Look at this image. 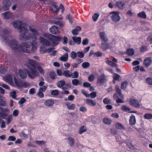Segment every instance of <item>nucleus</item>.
Segmentation results:
<instances>
[{"mask_svg": "<svg viewBox=\"0 0 152 152\" xmlns=\"http://www.w3.org/2000/svg\"><path fill=\"white\" fill-rule=\"evenodd\" d=\"M14 28L20 30V34L19 37L20 39L22 40H30L31 38L32 34L28 33L26 35L28 32V29L26 24L20 20L15 21L12 23Z\"/></svg>", "mask_w": 152, "mask_h": 152, "instance_id": "nucleus-1", "label": "nucleus"}, {"mask_svg": "<svg viewBox=\"0 0 152 152\" xmlns=\"http://www.w3.org/2000/svg\"><path fill=\"white\" fill-rule=\"evenodd\" d=\"M11 48L14 50L18 52H24L27 53H31L30 50L27 49H24L20 45L18 41L15 39H12L11 40L10 43Z\"/></svg>", "mask_w": 152, "mask_h": 152, "instance_id": "nucleus-2", "label": "nucleus"}, {"mask_svg": "<svg viewBox=\"0 0 152 152\" xmlns=\"http://www.w3.org/2000/svg\"><path fill=\"white\" fill-rule=\"evenodd\" d=\"M28 70H27V74L28 77L31 79H34L36 77L40 76L39 73L35 68L28 65Z\"/></svg>", "mask_w": 152, "mask_h": 152, "instance_id": "nucleus-3", "label": "nucleus"}, {"mask_svg": "<svg viewBox=\"0 0 152 152\" xmlns=\"http://www.w3.org/2000/svg\"><path fill=\"white\" fill-rule=\"evenodd\" d=\"M11 32V31L8 28H5L3 30V36H2L1 40L4 42L6 44H9V39L7 35Z\"/></svg>", "mask_w": 152, "mask_h": 152, "instance_id": "nucleus-4", "label": "nucleus"}, {"mask_svg": "<svg viewBox=\"0 0 152 152\" xmlns=\"http://www.w3.org/2000/svg\"><path fill=\"white\" fill-rule=\"evenodd\" d=\"M119 14L120 12L117 11L113 12L110 13V14L111 15V18L113 22H118L120 20L121 18L119 15Z\"/></svg>", "mask_w": 152, "mask_h": 152, "instance_id": "nucleus-5", "label": "nucleus"}, {"mask_svg": "<svg viewBox=\"0 0 152 152\" xmlns=\"http://www.w3.org/2000/svg\"><path fill=\"white\" fill-rule=\"evenodd\" d=\"M106 81L105 75L104 74H102L99 75L97 78V83L100 85H103Z\"/></svg>", "mask_w": 152, "mask_h": 152, "instance_id": "nucleus-6", "label": "nucleus"}, {"mask_svg": "<svg viewBox=\"0 0 152 152\" xmlns=\"http://www.w3.org/2000/svg\"><path fill=\"white\" fill-rule=\"evenodd\" d=\"M2 8L4 10H7L9 9L11 5V2L9 0H4L3 1Z\"/></svg>", "mask_w": 152, "mask_h": 152, "instance_id": "nucleus-7", "label": "nucleus"}, {"mask_svg": "<svg viewBox=\"0 0 152 152\" xmlns=\"http://www.w3.org/2000/svg\"><path fill=\"white\" fill-rule=\"evenodd\" d=\"M130 104L133 107L139 108L140 107V105L139 101L136 99H132L129 101Z\"/></svg>", "mask_w": 152, "mask_h": 152, "instance_id": "nucleus-8", "label": "nucleus"}, {"mask_svg": "<svg viewBox=\"0 0 152 152\" xmlns=\"http://www.w3.org/2000/svg\"><path fill=\"white\" fill-rule=\"evenodd\" d=\"M39 39L40 42L44 46H49L51 44V42L47 39L42 37H40Z\"/></svg>", "mask_w": 152, "mask_h": 152, "instance_id": "nucleus-9", "label": "nucleus"}, {"mask_svg": "<svg viewBox=\"0 0 152 152\" xmlns=\"http://www.w3.org/2000/svg\"><path fill=\"white\" fill-rule=\"evenodd\" d=\"M28 69L22 70L20 69L18 71V74L20 77L22 79H25L26 78Z\"/></svg>", "mask_w": 152, "mask_h": 152, "instance_id": "nucleus-10", "label": "nucleus"}, {"mask_svg": "<svg viewBox=\"0 0 152 152\" xmlns=\"http://www.w3.org/2000/svg\"><path fill=\"white\" fill-rule=\"evenodd\" d=\"M32 37H34L33 38V40H32V43H31V45L32 46V48L31 49V52H35L37 49V48L36 47V44L35 42H34V41H36L37 39V37L35 36H33L32 35L31 38Z\"/></svg>", "mask_w": 152, "mask_h": 152, "instance_id": "nucleus-11", "label": "nucleus"}, {"mask_svg": "<svg viewBox=\"0 0 152 152\" xmlns=\"http://www.w3.org/2000/svg\"><path fill=\"white\" fill-rule=\"evenodd\" d=\"M4 80L6 82L9 83L11 85L14 84L12 77L11 75H8L4 78Z\"/></svg>", "mask_w": 152, "mask_h": 152, "instance_id": "nucleus-12", "label": "nucleus"}, {"mask_svg": "<svg viewBox=\"0 0 152 152\" xmlns=\"http://www.w3.org/2000/svg\"><path fill=\"white\" fill-rule=\"evenodd\" d=\"M50 32L52 34H58L59 31L58 28L56 26H53L49 28Z\"/></svg>", "mask_w": 152, "mask_h": 152, "instance_id": "nucleus-13", "label": "nucleus"}, {"mask_svg": "<svg viewBox=\"0 0 152 152\" xmlns=\"http://www.w3.org/2000/svg\"><path fill=\"white\" fill-rule=\"evenodd\" d=\"M152 63V59L150 57L146 58L143 61V64L145 66L148 67Z\"/></svg>", "mask_w": 152, "mask_h": 152, "instance_id": "nucleus-14", "label": "nucleus"}, {"mask_svg": "<svg viewBox=\"0 0 152 152\" xmlns=\"http://www.w3.org/2000/svg\"><path fill=\"white\" fill-rule=\"evenodd\" d=\"M62 38L61 37H57L54 36L53 37V39L51 40H52L53 44L56 45L58 44V41L61 40Z\"/></svg>", "mask_w": 152, "mask_h": 152, "instance_id": "nucleus-15", "label": "nucleus"}, {"mask_svg": "<svg viewBox=\"0 0 152 152\" xmlns=\"http://www.w3.org/2000/svg\"><path fill=\"white\" fill-rule=\"evenodd\" d=\"M100 38L104 42H107L108 41V39L107 37V35L105 32H101L100 33Z\"/></svg>", "mask_w": 152, "mask_h": 152, "instance_id": "nucleus-16", "label": "nucleus"}, {"mask_svg": "<svg viewBox=\"0 0 152 152\" xmlns=\"http://www.w3.org/2000/svg\"><path fill=\"white\" fill-rule=\"evenodd\" d=\"M59 9L58 6L54 4L52 5L50 7L51 11L55 13H57L59 11Z\"/></svg>", "mask_w": 152, "mask_h": 152, "instance_id": "nucleus-17", "label": "nucleus"}, {"mask_svg": "<svg viewBox=\"0 0 152 152\" xmlns=\"http://www.w3.org/2000/svg\"><path fill=\"white\" fill-rule=\"evenodd\" d=\"M36 63V61L35 60L29 59L28 61V64L26 65L27 67L28 68V65H29L35 68V64Z\"/></svg>", "mask_w": 152, "mask_h": 152, "instance_id": "nucleus-18", "label": "nucleus"}, {"mask_svg": "<svg viewBox=\"0 0 152 152\" xmlns=\"http://www.w3.org/2000/svg\"><path fill=\"white\" fill-rule=\"evenodd\" d=\"M29 28L30 31H31L34 35H38L39 34V33L34 27L30 26H29Z\"/></svg>", "mask_w": 152, "mask_h": 152, "instance_id": "nucleus-19", "label": "nucleus"}, {"mask_svg": "<svg viewBox=\"0 0 152 152\" xmlns=\"http://www.w3.org/2000/svg\"><path fill=\"white\" fill-rule=\"evenodd\" d=\"M2 15L4 17V19H9L12 16V14L9 11H7L5 12L2 13Z\"/></svg>", "mask_w": 152, "mask_h": 152, "instance_id": "nucleus-20", "label": "nucleus"}, {"mask_svg": "<svg viewBox=\"0 0 152 152\" xmlns=\"http://www.w3.org/2000/svg\"><path fill=\"white\" fill-rule=\"evenodd\" d=\"M116 6L121 9H124L125 6V4L121 1H117L115 3Z\"/></svg>", "mask_w": 152, "mask_h": 152, "instance_id": "nucleus-21", "label": "nucleus"}, {"mask_svg": "<svg viewBox=\"0 0 152 152\" xmlns=\"http://www.w3.org/2000/svg\"><path fill=\"white\" fill-rule=\"evenodd\" d=\"M37 71L41 75H43L45 72V70L43 67H42L40 65H37Z\"/></svg>", "mask_w": 152, "mask_h": 152, "instance_id": "nucleus-22", "label": "nucleus"}, {"mask_svg": "<svg viewBox=\"0 0 152 152\" xmlns=\"http://www.w3.org/2000/svg\"><path fill=\"white\" fill-rule=\"evenodd\" d=\"M101 48L102 49L105 50L107 49H109L110 47L108 43L104 42L101 44Z\"/></svg>", "mask_w": 152, "mask_h": 152, "instance_id": "nucleus-23", "label": "nucleus"}, {"mask_svg": "<svg viewBox=\"0 0 152 152\" xmlns=\"http://www.w3.org/2000/svg\"><path fill=\"white\" fill-rule=\"evenodd\" d=\"M129 124L131 125H134L136 123V119L135 117L133 115H132L129 120Z\"/></svg>", "mask_w": 152, "mask_h": 152, "instance_id": "nucleus-24", "label": "nucleus"}, {"mask_svg": "<svg viewBox=\"0 0 152 152\" xmlns=\"http://www.w3.org/2000/svg\"><path fill=\"white\" fill-rule=\"evenodd\" d=\"M86 103L90 106H94L96 105V102L92 99H86Z\"/></svg>", "mask_w": 152, "mask_h": 152, "instance_id": "nucleus-25", "label": "nucleus"}, {"mask_svg": "<svg viewBox=\"0 0 152 152\" xmlns=\"http://www.w3.org/2000/svg\"><path fill=\"white\" fill-rule=\"evenodd\" d=\"M54 103V102L53 100L49 99L45 101V104L48 106H52Z\"/></svg>", "mask_w": 152, "mask_h": 152, "instance_id": "nucleus-26", "label": "nucleus"}, {"mask_svg": "<svg viewBox=\"0 0 152 152\" xmlns=\"http://www.w3.org/2000/svg\"><path fill=\"white\" fill-rule=\"evenodd\" d=\"M68 54L66 53L60 57V59L62 61L66 62L68 60Z\"/></svg>", "mask_w": 152, "mask_h": 152, "instance_id": "nucleus-27", "label": "nucleus"}, {"mask_svg": "<svg viewBox=\"0 0 152 152\" xmlns=\"http://www.w3.org/2000/svg\"><path fill=\"white\" fill-rule=\"evenodd\" d=\"M67 139L70 146L71 147L75 143V140L72 137H69L67 138Z\"/></svg>", "mask_w": 152, "mask_h": 152, "instance_id": "nucleus-28", "label": "nucleus"}, {"mask_svg": "<svg viewBox=\"0 0 152 152\" xmlns=\"http://www.w3.org/2000/svg\"><path fill=\"white\" fill-rule=\"evenodd\" d=\"M31 43V42H23L20 45L23 48V47H24L26 48H28L30 47Z\"/></svg>", "mask_w": 152, "mask_h": 152, "instance_id": "nucleus-29", "label": "nucleus"}, {"mask_svg": "<svg viewBox=\"0 0 152 152\" xmlns=\"http://www.w3.org/2000/svg\"><path fill=\"white\" fill-rule=\"evenodd\" d=\"M43 36L51 40L53 39V37L54 35H53L50 34L48 33H44L43 34Z\"/></svg>", "mask_w": 152, "mask_h": 152, "instance_id": "nucleus-30", "label": "nucleus"}, {"mask_svg": "<svg viewBox=\"0 0 152 152\" xmlns=\"http://www.w3.org/2000/svg\"><path fill=\"white\" fill-rule=\"evenodd\" d=\"M74 41L78 44H79L81 42V39L80 37H72Z\"/></svg>", "mask_w": 152, "mask_h": 152, "instance_id": "nucleus-31", "label": "nucleus"}, {"mask_svg": "<svg viewBox=\"0 0 152 152\" xmlns=\"http://www.w3.org/2000/svg\"><path fill=\"white\" fill-rule=\"evenodd\" d=\"M71 73H70L69 71L68 70H66L64 71L63 73V75L65 77H70L72 76V75H71Z\"/></svg>", "mask_w": 152, "mask_h": 152, "instance_id": "nucleus-32", "label": "nucleus"}, {"mask_svg": "<svg viewBox=\"0 0 152 152\" xmlns=\"http://www.w3.org/2000/svg\"><path fill=\"white\" fill-rule=\"evenodd\" d=\"M103 122L106 124L109 125L111 124L112 121L108 118H104L103 119Z\"/></svg>", "mask_w": 152, "mask_h": 152, "instance_id": "nucleus-33", "label": "nucleus"}, {"mask_svg": "<svg viewBox=\"0 0 152 152\" xmlns=\"http://www.w3.org/2000/svg\"><path fill=\"white\" fill-rule=\"evenodd\" d=\"M65 84V82L63 80H60L58 82L57 85L59 88H61Z\"/></svg>", "mask_w": 152, "mask_h": 152, "instance_id": "nucleus-34", "label": "nucleus"}, {"mask_svg": "<svg viewBox=\"0 0 152 152\" xmlns=\"http://www.w3.org/2000/svg\"><path fill=\"white\" fill-rule=\"evenodd\" d=\"M137 16L138 17L143 19H145L146 18V15L145 14V13L144 11H142L138 13Z\"/></svg>", "mask_w": 152, "mask_h": 152, "instance_id": "nucleus-35", "label": "nucleus"}, {"mask_svg": "<svg viewBox=\"0 0 152 152\" xmlns=\"http://www.w3.org/2000/svg\"><path fill=\"white\" fill-rule=\"evenodd\" d=\"M53 23L58 25L61 28H62L64 25V23L62 21H54L53 22Z\"/></svg>", "mask_w": 152, "mask_h": 152, "instance_id": "nucleus-36", "label": "nucleus"}, {"mask_svg": "<svg viewBox=\"0 0 152 152\" xmlns=\"http://www.w3.org/2000/svg\"><path fill=\"white\" fill-rule=\"evenodd\" d=\"M115 127L118 129H125L124 126L121 124L119 123H117L115 124Z\"/></svg>", "mask_w": 152, "mask_h": 152, "instance_id": "nucleus-37", "label": "nucleus"}, {"mask_svg": "<svg viewBox=\"0 0 152 152\" xmlns=\"http://www.w3.org/2000/svg\"><path fill=\"white\" fill-rule=\"evenodd\" d=\"M113 77L114 80L118 81H120L121 79L120 76L116 73L113 74Z\"/></svg>", "mask_w": 152, "mask_h": 152, "instance_id": "nucleus-38", "label": "nucleus"}, {"mask_svg": "<svg viewBox=\"0 0 152 152\" xmlns=\"http://www.w3.org/2000/svg\"><path fill=\"white\" fill-rule=\"evenodd\" d=\"M134 51L132 49H128L126 51V54L129 56H132L134 54Z\"/></svg>", "mask_w": 152, "mask_h": 152, "instance_id": "nucleus-39", "label": "nucleus"}, {"mask_svg": "<svg viewBox=\"0 0 152 152\" xmlns=\"http://www.w3.org/2000/svg\"><path fill=\"white\" fill-rule=\"evenodd\" d=\"M29 85V84L28 83L26 82L25 81H23L21 83L20 86V88L23 87L24 88H27Z\"/></svg>", "mask_w": 152, "mask_h": 152, "instance_id": "nucleus-40", "label": "nucleus"}, {"mask_svg": "<svg viewBox=\"0 0 152 152\" xmlns=\"http://www.w3.org/2000/svg\"><path fill=\"white\" fill-rule=\"evenodd\" d=\"M90 66L89 63L88 62H85L82 64V66L84 69H86L88 68Z\"/></svg>", "mask_w": 152, "mask_h": 152, "instance_id": "nucleus-41", "label": "nucleus"}, {"mask_svg": "<svg viewBox=\"0 0 152 152\" xmlns=\"http://www.w3.org/2000/svg\"><path fill=\"white\" fill-rule=\"evenodd\" d=\"M106 63L110 65L112 67H116L117 66V65L116 64H115V63H114L112 61L109 60L106 61Z\"/></svg>", "mask_w": 152, "mask_h": 152, "instance_id": "nucleus-42", "label": "nucleus"}, {"mask_svg": "<svg viewBox=\"0 0 152 152\" xmlns=\"http://www.w3.org/2000/svg\"><path fill=\"white\" fill-rule=\"evenodd\" d=\"M66 105L69 110H74L75 108V105L74 104H66Z\"/></svg>", "mask_w": 152, "mask_h": 152, "instance_id": "nucleus-43", "label": "nucleus"}, {"mask_svg": "<svg viewBox=\"0 0 152 152\" xmlns=\"http://www.w3.org/2000/svg\"><path fill=\"white\" fill-rule=\"evenodd\" d=\"M71 75H72V78H77L78 76V73L77 71H74L73 73H71Z\"/></svg>", "mask_w": 152, "mask_h": 152, "instance_id": "nucleus-44", "label": "nucleus"}, {"mask_svg": "<svg viewBox=\"0 0 152 152\" xmlns=\"http://www.w3.org/2000/svg\"><path fill=\"white\" fill-rule=\"evenodd\" d=\"M145 118L150 119L152 118V114L149 113L145 114L144 116Z\"/></svg>", "mask_w": 152, "mask_h": 152, "instance_id": "nucleus-45", "label": "nucleus"}, {"mask_svg": "<svg viewBox=\"0 0 152 152\" xmlns=\"http://www.w3.org/2000/svg\"><path fill=\"white\" fill-rule=\"evenodd\" d=\"M49 75L51 78L53 80L55 79L56 77V73L53 72H50Z\"/></svg>", "mask_w": 152, "mask_h": 152, "instance_id": "nucleus-46", "label": "nucleus"}, {"mask_svg": "<svg viewBox=\"0 0 152 152\" xmlns=\"http://www.w3.org/2000/svg\"><path fill=\"white\" fill-rule=\"evenodd\" d=\"M86 130L87 129L85 126H82L80 129L79 133L80 134H81L83 132H86Z\"/></svg>", "mask_w": 152, "mask_h": 152, "instance_id": "nucleus-47", "label": "nucleus"}, {"mask_svg": "<svg viewBox=\"0 0 152 152\" xmlns=\"http://www.w3.org/2000/svg\"><path fill=\"white\" fill-rule=\"evenodd\" d=\"M66 19L68 20L69 22L71 23H72L73 21V19L72 16L70 15H68L66 17Z\"/></svg>", "mask_w": 152, "mask_h": 152, "instance_id": "nucleus-48", "label": "nucleus"}, {"mask_svg": "<svg viewBox=\"0 0 152 152\" xmlns=\"http://www.w3.org/2000/svg\"><path fill=\"white\" fill-rule=\"evenodd\" d=\"M99 16L98 13H95L92 17V18L94 21L95 22L97 21V19Z\"/></svg>", "mask_w": 152, "mask_h": 152, "instance_id": "nucleus-49", "label": "nucleus"}, {"mask_svg": "<svg viewBox=\"0 0 152 152\" xmlns=\"http://www.w3.org/2000/svg\"><path fill=\"white\" fill-rule=\"evenodd\" d=\"M121 109L124 111H130L131 109H130L126 105H123L121 107Z\"/></svg>", "mask_w": 152, "mask_h": 152, "instance_id": "nucleus-50", "label": "nucleus"}, {"mask_svg": "<svg viewBox=\"0 0 152 152\" xmlns=\"http://www.w3.org/2000/svg\"><path fill=\"white\" fill-rule=\"evenodd\" d=\"M6 105V101L4 99L0 98V106H5Z\"/></svg>", "mask_w": 152, "mask_h": 152, "instance_id": "nucleus-51", "label": "nucleus"}, {"mask_svg": "<svg viewBox=\"0 0 152 152\" xmlns=\"http://www.w3.org/2000/svg\"><path fill=\"white\" fill-rule=\"evenodd\" d=\"M127 84V82L126 81H124L121 84V88L123 89L126 88Z\"/></svg>", "mask_w": 152, "mask_h": 152, "instance_id": "nucleus-52", "label": "nucleus"}, {"mask_svg": "<svg viewBox=\"0 0 152 152\" xmlns=\"http://www.w3.org/2000/svg\"><path fill=\"white\" fill-rule=\"evenodd\" d=\"M72 83L74 86H77L79 83V82L78 80L74 79L72 80Z\"/></svg>", "mask_w": 152, "mask_h": 152, "instance_id": "nucleus-53", "label": "nucleus"}, {"mask_svg": "<svg viewBox=\"0 0 152 152\" xmlns=\"http://www.w3.org/2000/svg\"><path fill=\"white\" fill-rule=\"evenodd\" d=\"M70 56L72 59H74L77 56V53L74 51H72L70 54Z\"/></svg>", "mask_w": 152, "mask_h": 152, "instance_id": "nucleus-54", "label": "nucleus"}, {"mask_svg": "<svg viewBox=\"0 0 152 152\" xmlns=\"http://www.w3.org/2000/svg\"><path fill=\"white\" fill-rule=\"evenodd\" d=\"M88 80L92 82L94 80L95 78V76L94 74H91L88 76Z\"/></svg>", "mask_w": 152, "mask_h": 152, "instance_id": "nucleus-55", "label": "nucleus"}, {"mask_svg": "<svg viewBox=\"0 0 152 152\" xmlns=\"http://www.w3.org/2000/svg\"><path fill=\"white\" fill-rule=\"evenodd\" d=\"M77 56L80 58H83L84 56V54L82 52H78L77 53Z\"/></svg>", "mask_w": 152, "mask_h": 152, "instance_id": "nucleus-56", "label": "nucleus"}, {"mask_svg": "<svg viewBox=\"0 0 152 152\" xmlns=\"http://www.w3.org/2000/svg\"><path fill=\"white\" fill-rule=\"evenodd\" d=\"M148 50L147 47L145 46H142L140 49V51L141 53L144 52Z\"/></svg>", "mask_w": 152, "mask_h": 152, "instance_id": "nucleus-57", "label": "nucleus"}, {"mask_svg": "<svg viewBox=\"0 0 152 152\" xmlns=\"http://www.w3.org/2000/svg\"><path fill=\"white\" fill-rule=\"evenodd\" d=\"M12 119V115H9L7 118V124H8L10 123Z\"/></svg>", "mask_w": 152, "mask_h": 152, "instance_id": "nucleus-58", "label": "nucleus"}, {"mask_svg": "<svg viewBox=\"0 0 152 152\" xmlns=\"http://www.w3.org/2000/svg\"><path fill=\"white\" fill-rule=\"evenodd\" d=\"M14 81L16 85L19 88H20V86L21 83H20L18 82V81L16 80L15 77L14 78Z\"/></svg>", "mask_w": 152, "mask_h": 152, "instance_id": "nucleus-59", "label": "nucleus"}, {"mask_svg": "<svg viewBox=\"0 0 152 152\" xmlns=\"http://www.w3.org/2000/svg\"><path fill=\"white\" fill-rule=\"evenodd\" d=\"M89 95L90 96V97L91 98L93 99L96 96V92L95 91L91 93Z\"/></svg>", "mask_w": 152, "mask_h": 152, "instance_id": "nucleus-60", "label": "nucleus"}, {"mask_svg": "<svg viewBox=\"0 0 152 152\" xmlns=\"http://www.w3.org/2000/svg\"><path fill=\"white\" fill-rule=\"evenodd\" d=\"M62 39L61 40H62V42L64 44H66L67 43L68 41V39L66 37H62Z\"/></svg>", "mask_w": 152, "mask_h": 152, "instance_id": "nucleus-61", "label": "nucleus"}, {"mask_svg": "<svg viewBox=\"0 0 152 152\" xmlns=\"http://www.w3.org/2000/svg\"><path fill=\"white\" fill-rule=\"evenodd\" d=\"M103 102L105 104H110V100L107 98H104L103 100Z\"/></svg>", "mask_w": 152, "mask_h": 152, "instance_id": "nucleus-62", "label": "nucleus"}, {"mask_svg": "<svg viewBox=\"0 0 152 152\" xmlns=\"http://www.w3.org/2000/svg\"><path fill=\"white\" fill-rule=\"evenodd\" d=\"M16 93L15 91H13L10 93V96L13 99L15 98L16 97Z\"/></svg>", "mask_w": 152, "mask_h": 152, "instance_id": "nucleus-63", "label": "nucleus"}, {"mask_svg": "<svg viewBox=\"0 0 152 152\" xmlns=\"http://www.w3.org/2000/svg\"><path fill=\"white\" fill-rule=\"evenodd\" d=\"M79 110L80 111L82 112H86L87 111L86 108L84 106L81 107L79 109Z\"/></svg>", "mask_w": 152, "mask_h": 152, "instance_id": "nucleus-64", "label": "nucleus"}]
</instances>
